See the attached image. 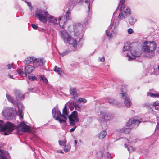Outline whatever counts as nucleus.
<instances>
[{"label":"nucleus","mask_w":159,"mask_h":159,"mask_svg":"<svg viewBox=\"0 0 159 159\" xmlns=\"http://www.w3.org/2000/svg\"><path fill=\"white\" fill-rule=\"evenodd\" d=\"M93 1V0H69L68 5L69 7L67 12L63 17H60L61 18H63V19H62V20H63V24H62V25H64L66 21L69 20L70 17V11L76 4L78 3L80 4H82L84 2H85L88 5V9L87 12L88 13V15L87 18L85 19L84 22V25H86V24L88 23V21L90 20L91 18L92 12V4Z\"/></svg>","instance_id":"obj_1"},{"label":"nucleus","mask_w":159,"mask_h":159,"mask_svg":"<svg viewBox=\"0 0 159 159\" xmlns=\"http://www.w3.org/2000/svg\"><path fill=\"white\" fill-rule=\"evenodd\" d=\"M157 47L156 43L154 41H145L142 46V50L145 56L152 57L154 55V51Z\"/></svg>","instance_id":"obj_2"},{"label":"nucleus","mask_w":159,"mask_h":159,"mask_svg":"<svg viewBox=\"0 0 159 159\" xmlns=\"http://www.w3.org/2000/svg\"><path fill=\"white\" fill-rule=\"evenodd\" d=\"M125 0H120L118 6L120 12L118 18L119 20H125L129 17L131 13L130 9L129 7H125L124 4Z\"/></svg>","instance_id":"obj_3"},{"label":"nucleus","mask_w":159,"mask_h":159,"mask_svg":"<svg viewBox=\"0 0 159 159\" xmlns=\"http://www.w3.org/2000/svg\"><path fill=\"white\" fill-rule=\"evenodd\" d=\"M60 35L65 43H66L72 45L73 48V50H75L77 44L76 40L74 39L66 30H61Z\"/></svg>","instance_id":"obj_4"},{"label":"nucleus","mask_w":159,"mask_h":159,"mask_svg":"<svg viewBox=\"0 0 159 159\" xmlns=\"http://www.w3.org/2000/svg\"><path fill=\"white\" fill-rule=\"evenodd\" d=\"M119 22L118 20L115 19L106 30V34L109 39H111L117 34V28Z\"/></svg>","instance_id":"obj_5"},{"label":"nucleus","mask_w":159,"mask_h":159,"mask_svg":"<svg viewBox=\"0 0 159 159\" xmlns=\"http://www.w3.org/2000/svg\"><path fill=\"white\" fill-rule=\"evenodd\" d=\"M140 122V121L134 119V118H132L130 119L126 123L127 126H130L129 127L123 128L119 129V131L120 132L128 134L129 132L132 128L133 127L135 128H136Z\"/></svg>","instance_id":"obj_6"},{"label":"nucleus","mask_w":159,"mask_h":159,"mask_svg":"<svg viewBox=\"0 0 159 159\" xmlns=\"http://www.w3.org/2000/svg\"><path fill=\"white\" fill-rule=\"evenodd\" d=\"M127 86L122 85L121 87L122 93L120 94L121 98L124 100V104L127 108L129 107L131 105V102L130 97L128 94L125 93L127 90Z\"/></svg>","instance_id":"obj_7"},{"label":"nucleus","mask_w":159,"mask_h":159,"mask_svg":"<svg viewBox=\"0 0 159 159\" xmlns=\"http://www.w3.org/2000/svg\"><path fill=\"white\" fill-rule=\"evenodd\" d=\"M35 15L39 20L43 23H46L47 21V17L48 16L47 12L44 10L37 9L35 11Z\"/></svg>","instance_id":"obj_8"},{"label":"nucleus","mask_w":159,"mask_h":159,"mask_svg":"<svg viewBox=\"0 0 159 159\" xmlns=\"http://www.w3.org/2000/svg\"><path fill=\"white\" fill-rule=\"evenodd\" d=\"M15 129V127L13 123L7 122L0 129V131L4 132V135H7L11 134Z\"/></svg>","instance_id":"obj_9"},{"label":"nucleus","mask_w":159,"mask_h":159,"mask_svg":"<svg viewBox=\"0 0 159 159\" xmlns=\"http://www.w3.org/2000/svg\"><path fill=\"white\" fill-rule=\"evenodd\" d=\"M83 26L81 24L77 23L73 26L74 36L78 37L80 39L79 41L81 40L84 35V31H83Z\"/></svg>","instance_id":"obj_10"},{"label":"nucleus","mask_w":159,"mask_h":159,"mask_svg":"<svg viewBox=\"0 0 159 159\" xmlns=\"http://www.w3.org/2000/svg\"><path fill=\"white\" fill-rule=\"evenodd\" d=\"M2 114V116L7 120L13 119L15 117L14 109L9 107H4Z\"/></svg>","instance_id":"obj_11"},{"label":"nucleus","mask_w":159,"mask_h":159,"mask_svg":"<svg viewBox=\"0 0 159 159\" xmlns=\"http://www.w3.org/2000/svg\"><path fill=\"white\" fill-rule=\"evenodd\" d=\"M100 118L99 120L100 122L101 125L103 129L107 128V124L106 122L108 121L111 118L110 115H108L105 112H100Z\"/></svg>","instance_id":"obj_12"},{"label":"nucleus","mask_w":159,"mask_h":159,"mask_svg":"<svg viewBox=\"0 0 159 159\" xmlns=\"http://www.w3.org/2000/svg\"><path fill=\"white\" fill-rule=\"evenodd\" d=\"M47 18V20H48V22L50 25H55L59 24V26L61 28H64V26L63 25H62V22H61L62 21V19H63V18H61L60 17H59L57 20L56 18L53 16L49 15V16H48Z\"/></svg>","instance_id":"obj_13"},{"label":"nucleus","mask_w":159,"mask_h":159,"mask_svg":"<svg viewBox=\"0 0 159 159\" xmlns=\"http://www.w3.org/2000/svg\"><path fill=\"white\" fill-rule=\"evenodd\" d=\"M52 113L53 117L56 120L58 121L60 123L63 122H65V120L63 119H61L60 117L61 115V112L57 108H55L52 109Z\"/></svg>","instance_id":"obj_14"},{"label":"nucleus","mask_w":159,"mask_h":159,"mask_svg":"<svg viewBox=\"0 0 159 159\" xmlns=\"http://www.w3.org/2000/svg\"><path fill=\"white\" fill-rule=\"evenodd\" d=\"M16 129L18 131L25 132L29 131L30 128L24 122H22L16 126Z\"/></svg>","instance_id":"obj_15"},{"label":"nucleus","mask_w":159,"mask_h":159,"mask_svg":"<svg viewBox=\"0 0 159 159\" xmlns=\"http://www.w3.org/2000/svg\"><path fill=\"white\" fill-rule=\"evenodd\" d=\"M131 55H129L128 53H125V56L129 57L128 60H132L135 58L136 57L140 56L141 53L140 52L138 51L135 49H132L131 51Z\"/></svg>","instance_id":"obj_16"},{"label":"nucleus","mask_w":159,"mask_h":159,"mask_svg":"<svg viewBox=\"0 0 159 159\" xmlns=\"http://www.w3.org/2000/svg\"><path fill=\"white\" fill-rule=\"evenodd\" d=\"M13 93L17 100H22L25 98V94H23L19 90L15 89Z\"/></svg>","instance_id":"obj_17"},{"label":"nucleus","mask_w":159,"mask_h":159,"mask_svg":"<svg viewBox=\"0 0 159 159\" xmlns=\"http://www.w3.org/2000/svg\"><path fill=\"white\" fill-rule=\"evenodd\" d=\"M45 60L43 59H35L34 58L33 64L34 66L38 67L43 65L45 63Z\"/></svg>","instance_id":"obj_18"},{"label":"nucleus","mask_w":159,"mask_h":159,"mask_svg":"<svg viewBox=\"0 0 159 159\" xmlns=\"http://www.w3.org/2000/svg\"><path fill=\"white\" fill-rule=\"evenodd\" d=\"M0 159H9L10 157L7 151L0 149Z\"/></svg>","instance_id":"obj_19"},{"label":"nucleus","mask_w":159,"mask_h":159,"mask_svg":"<svg viewBox=\"0 0 159 159\" xmlns=\"http://www.w3.org/2000/svg\"><path fill=\"white\" fill-rule=\"evenodd\" d=\"M70 94L72 98L76 99L78 97L76 89L73 87H70L69 89Z\"/></svg>","instance_id":"obj_20"},{"label":"nucleus","mask_w":159,"mask_h":159,"mask_svg":"<svg viewBox=\"0 0 159 159\" xmlns=\"http://www.w3.org/2000/svg\"><path fill=\"white\" fill-rule=\"evenodd\" d=\"M34 69V66L29 65L26 66L25 68V76H27V74H29L31 73Z\"/></svg>","instance_id":"obj_21"},{"label":"nucleus","mask_w":159,"mask_h":159,"mask_svg":"<svg viewBox=\"0 0 159 159\" xmlns=\"http://www.w3.org/2000/svg\"><path fill=\"white\" fill-rule=\"evenodd\" d=\"M54 70L57 72L58 74L61 77L63 76V74L64 73V71L63 69L60 67H58L57 66H55L54 68Z\"/></svg>","instance_id":"obj_22"},{"label":"nucleus","mask_w":159,"mask_h":159,"mask_svg":"<svg viewBox=\"0 0 159 159\" xmlns=\"http://www.w3.org/2000/svg\"><path fill=\"white\" fill-rule=\"evenodd\" d=\"M70 117V118L72 119H74L76 122H78L79 121V119L77 115V112L76 111H74L70 114V115L68 117Z\"/></svg>","instance_id":"obj_23"},{"label":"nucleus","mask_w":159,"mask_h":159,"mask_svg":"<svg viewBox=\"0 0 159 159\" xmlns=\"http://www.w3.org/2000/svg\"><path fill=\"white\" fill-rule=\"evenodd\" d=\"M153 68L154 70L153 73L156 75H159V64H155L153 65Z\"/></svg>","instance_id":"obj_24"},{"label":"nucleus","mask_w":159,"mask_h":159,"mask_svg":"<svg viewBox=\"0 0 159 159\" xmlns=\"http://www.w3.org/2000/svg\"><path fill=\"white\" fill-rule=\"evenodd\" d=\"M34 57H27L24 60V63L25 64L31 63L32 62L33 63Z\"/></svg>","instance_id":"obj_25"},{"label":"nucleus","mask_w":159,"mask_h":159,"mask_svg":"<svg viewBox=\"0 0 159 159\" xmlns=\"http://www.w3.org/2000/svg\"><path fill=\"white\" fill-rule=\"evenodd\" d=\"M107 100L109 103L111 104L112 105H117V102L116 101L112 98H111L109 97H108L107 98Z\"/></svg>","instance_id":"obj_26"},{"label":"nucleus","mask_w":159,"mask_h":159,"mask_svg":"<svg viewBox=\"0 0 159 159\" xmlns=\"http://www.w3.org/2000/svg\"><path fill=\"white\" fill-rule=\"evenodd\" d=\"M107 134V133L106 131L102 130L98 134V137L99 139H102L106 137Z\"/></svg>","instance_id":"obj_27"},{"label":"nucleus","mask_w":159,"mask_h":159,"mask_svg":"<svg viewBox=\"0 0 159 159\" xmlns=\"http://www.w3.org/2000/svg\"><path fill=\"white\" fill-rule=\"evenodd\" d=\"M69 104V107L70 110H72L74 107L76 106V103L73 101L69 102H68Z\"/></svg>","instance_id":"obj_28"},{"label":"nucleus","mask_w":159,"mask_h":159,"mask_svg":"<svg viewBox=\"0 0 159 159\" xmlns=\"http://www.w3.org/2000/svg\"><path fill=\"white\" fill-rule=\"evenodd\" d=\"M39 79L41 81H42L44 83H47L48 81L46 77L42 75L39 76Z\"/></svg>","instance_id":"obj_29"},{"label":"nucleus","mask_w":159,"mask_h":159,"mask_svg":"<svg viewBox=\"0 0 159 159\" xmlns=\"http://www.w3.org/2000/svg\"><path fill=\"white\" fill-rule=\"evenodd\" d=\"M6 97L8 101L12 103L13 105L15 106L13 98L7 93L6 94Z\"/></svg>","instance_id":"obj_30"},{"label":"nucleus","mask_w":159,"mask_h":159,"mask_svg":"<svg viewBox=\"0 0 159 159\" xmlns=\"http://www.w3.org/2000/svg\"><path fill=\"white\" fill-rule=\"evenodd\" d=\"M71 52V50L69 49H67L65 50L62 52L61 53H60V52H59V53L62 56V57H63L70 53Z\"/></svg>","instance_id":"obj_31"},{"label":"nucleus","mask_w":159,"mask_h":159,"mask_svg":"<svg viewBox=\"0 0 159 159\" xmlns=\"http://www.w3.org/2000/svg\"><path fill=\"white\" fill-rule=\"evenodd\" d=\"M16 106L18 108V111H22L24 109V107L22 103L21 102H19L16 104Z\"/></svg>","instance_id":"obj_32"},{"label":"nucleus","mask_w":159,"mask_h":159,"mask_svg":"<svg viewBox=\"0 0 159 159\" xmlns=\"http://www.w3.org/2000/svg\"><path fill=\"white\" fill-rule=\"evenodd\" d=\"M68 119L69 120L70 122L69 124L71 126H75V122H77L74 119H72V118H70V117H68Z\"/></svg>","instance_id":"obj_33"},{"label":"nucleus","mask_w":159,"mask_h":159,"mask_svg":"<svg viewBox=\"0 0 159 159\" xmlns=\"http://www.w3.org/2000/svg\"><path fill=\"white\" fill-rule=\"evenodd\" d=\"M147 95L148 96H150V97L153 98H159V94L158 93H153L150 92H148Z\"/></svg>","instance_id":"obj_34"},{"label":"nucleus","mask_w":159,"mask_h":159,"mask_svg":"<svg viewBox=\"0 0 159 159\" xmlns=\"http://www.w3.org/2000/svg\"><path fill=\"white\" fill-rule=\"evenodd\" d=\"M129 23L130 25H134L136 21V20L134 19L132 16L129 17Z\"/></svg>","instance_id":"obj_35"},{"label":"nucleus","mask_w":159,"mask_h":159,"mask_svg":"<svg viewBox=\"0 0 159 159\" xmlns=\"http://www.w3.org/2000/svg\"><path fill=\"white\" fill-rule=\"evenodd\" d=\"M130 49V46L127 43H125V44L124 46L123 47V51L125 52L127 51H128Z\"/></svg>","instance_id":"obj_36"},{"label":"nucleus","mask_w":159,"mask_h":159,"mask_svg":"<svg viewBox=\"0 0 159 159\" xmlns=\"http://www.w3.org/2000/svg\"><path fill=\"white\" fill-rule=\"evenodd\" d=\"M103 156V153L102 151H98L97 152L96 157L100 159Z\"/></svg>","instance_id":"obj_37"},{"label":"nucleus","mask_w":159,"mask_h":159,"mask_svg":"<svg viewBox=\"0 0 159 159\" xmlns=\"http://www.w3.org/2000/svg\"><path fill=\"white\" fill-rule=\"evenodd\" d=\"M64 152H66L70 150L71 146L70 144H67V145L64 146Z\"/></svg>","instance_id":"obj_38"},{"label":"nucleus","mask_w":159,"mask_h":159,"mask_svg":"<svg viewBox=\"0 0 159 159\" xmlns=\"http://www.w3.org/2000/svg\"><path fill=\"white\" fill-rule=\"evenodd\" d=\"M58 142L60 145L64 146L66 144V139H65L63 141L59 140Z\"/></svg>","instance_id":"obj_39"},{"label":"nucleus","mask_w":159,"mask_h":159,"mask_svg":"<svg viewBox=\"0 0 159 159\" xmlns=\"http://www.w3.org/2000/svg\"><path fill=\"white\" fill-rule=\"evenodd\" d=\"M28 78L29 80H37L36 77L33 74L29 75L28 76Z\"/></svg>","instance_id":"obj_40"},{"label":"nucleus","mask_w":159,"mask_h":159,"mask_svg":"<svg viewBox=\"0 0 159 159\" xmlns=\"http://www.w3.org/2000/svg\"><path fill=\"white\" fill-rule=\"evenodd\" d=\"M78 101L79 102L86 103L87 102L86 100L83 98H79Z\"/></svg>","instance_id":"obj_41"},{"label":"nucleus","mask_w":159,"mask_h":159,"mask_svg":"<svg viewBox=\"0 0 159 159\" xmlns=\"http://www.w3.org/2000/svg\"><path fill=\"white\" fill-rule=\"evenodd\" d=\"M63 115L66 116H67L68 114L67 108L65 106L63 110Z\"/></svg>","instance_id":"obj_42"},{"label":"nucleus","mask_w":159,"mask_h":159,"mask_svg":"<svg viewBox=\"0 0 159 159\" xmlns=\"http://www.w3.org/2000/svg\"><path fill=\"white\" fill-rule=\"evenodd\" d=\"M17 72H18V74L20 75H22L24 74L23 71V69H18L17 70Z\"/></svg>","instance_id":"obj_43"},{"label":"nucleus","mask_w":159,"mask_h":159,"mask_svg":"<svg viewBox=\"0 0 159 159\" xmlns=\"http://www.w3.org/2000/svg\"><path fill=\"white\" fill-rule=\"evenodd\" d=\"M144 107H146L147 108H150L151 109H152V108L151 107V106L150 105V104L148 103H146L144 104Z\"/></svg>","instance_id":"obj_44"},{"label":"nucleus","mask_w":159,"mask_h":159,"mask_svg":"<svg viewBox=\"0 0 159 159\" xmlns=\"http://www.w3.org/2000/svg\"><path fill=\"white\" fill-rule=\"evenodd\" d=\"M159 105V101H156L155 102H154L152 104V106L155 107L158 106Z\"/></svg>","instance_id":"obj_45"},{"label":"nucleus","mask_w":159,"mask_h":159,"mask_svg":"<svg viewBox=\"0 0 159 159\" xmlns=\"http://www.w3.org/2000/svg\"><path fill=\"white\" fill-rule=\"evenodd\" d=\"M19 113V118L20 119H22L23 118V116L22 115V111H18Z\"/></svg>","instance_id":"obj_46"},{"label":"nucleus","mask_w":159,"mask_h":159,"mask_svg":"<svg viewBox=\"0 0 159 159\" xmlns=\"http://www.w3.org/2000/svg\"><path fill=\"white\" fill-rule=\"evenodd\" d=\"M128 33L129 34H130L133 33V30L131 28H129L127 30Z\"/></svg>","instance_id":"obj_47"},{"label":"nucleus","mask_w":159,"mask_h":159,"mask_svg":"<svg viewBox=\"0 0 159 159\" xmlns=\"http://www.w3.org/2000/svg\"><path fill=\"white\" fill-rule=\"evenodd\" d=\"M31 26L34 29L36 30L38 28V26L34 24H32Z\"/></svg>","instance_id":"obj_48"},{"label":"nucleus","mask_w":159,"mask_h":159,"mask_svg":"<svg viewBox=\"0 0 159 159\" xmlns=\"http://www.w3.org/2000/svg\"><path fill=\"white\" fill-rule=\"evenodd\" d=\"M73 126L74 127L73 128H72V129H70L69 130V132L70 133H71V132H73L75 130V128L77 127L76 126Z\"/></svg>","instance_id":"obj_49"},{"label":"nucleus","mask_w":159,"mask_h":159,"mask_svg":"<svg viewBox=\"0 0 159 159\" xmlns=\"http://www.w3.org/2000/svg\"><path fill=\"white\" fill-rule=\"evenodd\" d=\"M124 146H125V148H127V150L129 151V152H130V148H132V149H133L132 147L130 146V148H129L128 147L127 145L126 144H125Z\"/></svg>","instance_id":"obj_50"},{"label":"nucleus","mask_w":159,"mask_h":159,"mask_svg":"<svg viewBox=\"0 0 159 159\" xmlns=\"http://www.w3.org/2000/svg\"><path fill=\"white\" fill-rule=\"evenodd\" d=\"M98 60L101 62H104L105 61V57H102V58L99 57Z\"/></svg>","instance_id":"obj_51"},{"label":"nucleus","mask_w":159,"mask_h":159,"mask_svg":"<svg viewBox=\"0 0 159 159\" xmlns=\"http://www.w3.org/2000/svg\"><path fill=\"white\" fill-rule=\"evenodd\" d=\"M159 130V122H157V125L156 126L155 131H158Z\"/></svg>","instance_id":"obj_52"},{"label":"nucleus","mask_w":159,"mask_h":159,"mask_svg":"<svg viewBox=\"0 0 159 159\" xmlns=\"http://www.w3.org/2000/svg\"><path fill=\"white\" fill-rule=\"evenodd\" d=\"M107 156L108 157V159H112L110 154L108 152H107Z\"/></svg>","instance_id":"obj_53"},{"label":"nucleus","mask_w":159,"mask_h":159,"mask_svg":"<svg viewBox=\"0 0 159 159\" xmlns=\"http://www.w3.org/2000/svg\"><path fill=\"white\" fill-rule=\"evenodd\" d=\"M4 122L2 120H0V128H2L3 126Z\"/></svg>","instance_id":"obj_54"},{"label":"nucleus","mask_w":159,"mask_h":159,"mask_svg":"<svg viewBox=\"0 0 159 159\" xmlns=\"http://www.w3.org/2000/svg\"><path fill=\"white\" fill-rule=\"evenodd\" d=\"M127 141H128V143H134L136 142V140H135L134 141H131L130 140H129V141L128 140H127Z\"/></svg>","instance_id":"obj_55"},{"label":"nucleus","mask_w":159,"mask_h":159,"mask_svg":"<svg viewBox=\"0 0 159 159\" xmlns=\"http://www.w3.org/2000/svg\"><path fill=\"white\" fill-rule=\"evenodd\" d=\"M26 3L30 7H32L31 4L30 2H27Z\"/></svg>","instance_id":"obj_56"},{"label":"nucleus","mask_w":159,"mask_h":159,"mask_svg":"<svg viewBox=\"0 0 159 159\" xmlns=\"http://www.w3.org/2000/svg\"><path fill=\"white\" fill-rule=\"evenodd\" d=\"M60 117H62L64 119H65V120L63 119L64 120H65L66 121V120L67 119V118H66V117L64 115H61L60 116Z\"/></svg>","instance_id":"obj_57"},{"label":"nucleus","mask_w":159,"mask_h":159,"mask_svg":"<svg viewBox=\"0 0 159 159\" xmlns=\"http://www.w3.org/2000/svg\"><path fill=\"white\" fill-rule=\"evenodd\" d=\"M8 66V68L9 69H10L12 67V65L10 64H8L7 65Z\"/></svg>","instance_id":"obj_58"},{"label":"nucleus","mask_w":159,"mask_h":159,"mask_svg":"<svg viewBox=\"0 0 159 159\" xmlns=\"http://www.w3.org/2000/svg\"><path fill=\"white\" fill-rule=\"evenodd\" d=\"M155 107V108L156 110H158L159 109V105H158L157 106L154 107Z\"/></svg>","instance_id":"obj_59"},{"label":"nucleus","mask_w":159,"mask_h":159,"mask_svg":"<svg viewBox=\"0 0 159 159\" xmlns=\"http://www.w3.org/2000/svg\"><path fill=\"white\" fill-rule=\"evenodd\" d=\"M8 77H10L12 79H14V78H13V76L12 75V76L11 75L9 74L8 75Z\"/></svg>","instance_id":"obj_60"},{"label":"nucleus","mask_w":159,"mask_h":159,"mask_svg":"<svg viewBox=\"0 0 159 159\" xmlns=\"http://www.w3.org/2000/svg\"><path fill=\"white\" fill-rule=\"evenodd\" d=\"M33 89V88H30L28 89V90L29 91H30L32 90Z\"/></svg>","instance_id":"obj_61"},{"label":"nucleus","mask_w":159,"mask_h":159,"mask_svg":"<svg viewBox=\"0 0 159 159\" xmlns=\"http://www.w3.org/2000/svg\"><path fill=\"white\" fill-rule=\"evenodd\" d=\"M70 65H71V66H72V67H74V66H75V64H74V63H73V64H71Z\"/></svg>","instance_id":"obj_62"},{"label":"nucleus","mask_w":159,"mask_h":159,"mask_svg":"<svg viewBox=\"0 0 159 159\" xmlns=\"http://www.w3.org/2000/svg\"><path fill=\"white\" fill-rule=\"evenodd\" d=\"M77 141L76 140H74V143H75V145H76V144H77Z\"/></svg>","instance_id":"obj_63"},{"label":"nucleus","mask_w":159,"mask_h":159,"mask_svg":"<svg viewBox=\"0 0 159 159\" xmlns=\"http://www.w3.org/2000/svg\"><path fill=\"white\" fill-rule=\"evenodd\" d=\"M22 1L24 2H25V3H26L27 2V0H21Z\"/></svg>","instance_id":"obj_64"}]
</instances>
